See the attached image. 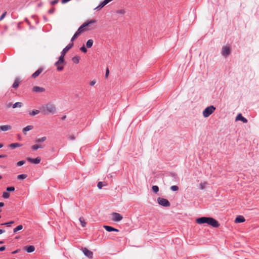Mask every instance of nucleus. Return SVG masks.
I'll list each match as a JSON object with an SVG mask.
<instances>
[{"mask_svg":"<svg viewBox=\"0 0 259 259\" xmlns=\"http://www.w3.org/2000/svg\"><path fill=\"white\" fill-rule=\"evenodd\" d=\"M196 222L199 224L206 223L214 228H218L220 226V224L218 221L210 217H201L197 219Z\"/></svg>","mask_w":259,"mask_h":259,"instance_id":"1","label":"nucleus"},{"mask_svg":"<svg viewBox=\"0 0 259 259\" xmlns=\"http://www.w3.org/2000/svg\"><path fill=\"white\" fill-rule=\"evenodd\" d=\"M96 22L97 21L95 19L91 20L85 22L82 25H81L77 30L81 33L86 30L94 29L96 28L95 27H92L91 28L90 27H91L92 24L96 23Z\"/></svg>","mask_w":259,"mask_h":259,"instance_id":"2","label":"nucleus"},{"mask_svg":"<svg viewBox=\"0 0 259 259\" xmlns=\"http://www.w3.org/2000/svg\"><path fill=\"white\" fill-rule=\"evenodd\" d=\"M41 110L45 114L48 113L54 114L56 111L55 105L52 104H48L45 106L42 107Z\"/></svg>","mask_w":259,"mask_h":259,"instance_id":"3","label":"nucleus"},{"mask_svg":"<svg viewBox=\"0 0 259 259\" xmlns=\"http://www.w3.org/2000/svg\"><path fill=\"white\" fill-rule=\"evenodd\" d=\"M215 110V107L212 105L206 107L203 111V115L206 118L210 116Z\"/></svg>","mask_w":259,"mask_h":259,"instance_id":"4","label":"nucleus"},{"mask_svg":"<svg viewBox=\"0 0 259 259\" xmlns=\"http://www.w3.org/2000/svg\"><path fill=\"white\" fill-rule=\"evenodd\" d=\"M157 202L159 205L164 207H169L170 205L167 199L161 197L157 198Z\"/></svg>","mask_w":259,"mask_h":259,"instance_id":"5","label":"nucleus"},{"mask_svg":"<svg viewBox=\"0 0 259 259\" xmlns=\"http://www.w3.org/2000/svg\"><path fill=\"white\" fill-rule=\"evenodd\" d=\"M231 52L230 48L229 46H225L223 47L222 49V55L225 57H228L230 54Z\"/></svg>","mask_w":259,"mask_h":259,"instance_id":"6","label":"nucleus"},{"mask_svg":"<svg viewBox=\"0 0 259 259\" xmlns=\"http://www.w3.org/2000/svg\"><path fill=\"white\" fill-rule=\"evenodd\" d=\"M112 220L114 222H119L123 219L122 216L119 213L117 212H113L112 214Z\"/></svg>","mask_w":259,"mask_h":259,"instance_id":"7","label":"nucleus"},{"mask_svg":"<svg viewBox=\"0 0 259 259\" xmlns=\"http://www.w3.org/2000/svg\"><path fill=\"white\" fill-rule=\"evenodd\" d=\"M82 252H83L84 254L88 257L90 258H93V253L92 251L88 250L86 248H84L82 249Z\"/></svg>","mask_w":259,"mask_h":259,"instance_id":"8","label":"nucleus"},{"mask_svg":"<svg viewBox=\"0 0 259 259\" xmlns=\"http://www.w3.org/2000/svg\"><path fill=\"white\" fill-rule=\"evenodd\" d=\"M27 160L31 163L34 164H38L40 163L41 161V158L39 157H37L36 158H32L30 157H28Z\"/></svg>","mask_w":259,"mask_h":259,"instance_id":"9","label":"nucleus"},{"mask_svg":"<svg viewBox=\"0 0 259 259\" xmlns=\"http://www.w3.org/2000/svg\"><path fill=\"white\" fill-rule=\"evenodd\" d=\"M44 68H39L35 72L31 75V78H35L43 71Z\"/></svg>","mask_w":259,"mask_h":259,"instance_id":"10","label":"nucleus"},{"mask_svg":"<svg viewBox=\"0 0 259 259\" xmlns=\"http://www.w3.org/2000/svg\"><path fill=\"white\" fill-rule=\"evenodd\" d=\"M235 120L236 121L241 120L243 123L247 122V119L246 118H245V117H244L243 116H242V115L241 113H239L237 115Z\"/></svg>","mask_w":259,"mask_h":259,"instance_id":"11","label":"nucleus"},{"mask_svg":"<svg viewBox=\"0 0 259 259\" xmlns=\"http://www.w3.org/2000/svg\"><path fill=\"white\" fill-rule=\"evenodd\" d=\"M73 43L68 44L61 52V54L65 55L67 52L73 47Z\"/></svg>","mask_w":259,"mask_h":259,"instance_id":"12","label":"nucleus"},{"mask_svg":"<svg viewBox=\"0 0 259 259\" xmlns=\"http://www.w3.org/2000/svg\"><path fill=\"white\" fill-rule=\"evenodd\" d=\"M32 91L36 93H42L45 91V89L38 86H35L32 88Z\"/></svg>","mask_w":259,"mask_h":259,"instance_id":"13","label":"nucleus"},{"mask_svg":"<svg viewBox=\"0 0 259 259\" xmlns=\"http://www.w3.org/2000/svg\"><path fill=\"white\" fill-rule=\"evenodd\" d=\"M12 126L10 125H4L0 126V131L6 132L11 130Z\"/></svg>","mask_w":259,"mask_h":259,"instance_id":"14","label":"nucleus"},{"mask_svg":"<svg viewBox=\"0 0 259 259\" xmlns=\"http://www.w3.org/2000/svg\"><path fill=\"white\" fill-rule=\"evenodd\" d=\"M245 220L243 216L239 215L235 219V222L236 223H240L245 222Z\"/></svg>","mask_w":259,"mask_h":259,"instance_id":"15","label":"nucleus"},{"mask_svg":"<svg viewBox=\"0 0 259 259\" xmlns=\"http://www.w3.org/2000/svg\"><path fill=\"white\" fill-rule=\"evenodd\" d=\"M25 250L28 253L32 252L35 250V247L33 245H29L25 247Z\"/></svg>","mask_w":259,"mask_h":259,"instance_id":"16","label":"nucleus"},{"mask_svg":"<svg viewBox=\"0 0 259 259\" xmlns=\"http://www.w3.org/2000/svg\"><path fill=\"white\" fill-rule=\"evenodd\" d=\"M65 55L61 54L60 56L59 57L58 60L57 61V64H64V56Z\"/></svg>","mask_w":259,"mask_h":259,"instance_id":"17","label":"nucleus"},{"mask_svg":"<svg viewBox=\"0 0 259 259\" xmlns=\"http://www.w3.org/2000/svg\"><path fill=\"white\" fill-rule=\"evenodd\" d=\"M63 64H57V62L55 63V65L57 67V70L59 71H62L64 69Z\"/></svg>","mask_w":259,"mask_h":259,"instance_id":"18","label":"nucleus"},{"mask_svg":"<svg viewBox=\"0 0 259 259\" xmlns=\"http://www.w3.org/2000/svg\"><path fill=\"white\" fill-rule=\"evenodd\" d=\"M32 125H27L23 129V132L25 135L26 134V132L31 130L33 128Z\"/></svg>","mask_w":259,"mask_h":259,"instance_id":"19","label":"nucleus"},{"mask_svg":"<svg viewBox=\"0 0 259 259\" xmlns=\"http://www.w3.org/2000/svg\"><path fill=\"white\" fill-rule=\"evenodd\" d=\"M20 146H21V144L18 143H12L9 145V147L12 149H15L17 147H19Z\"/></svg>","mask_w":259,"mask_h":259,"instance_id":"20","label":"nucleus"},{"mask_svg":"<svg viewBox=\"0 0 259 259\" xmlns=\"http://www.w3.org/2000/svg\"><path fill=\"white\" fill-rule=\"evenodd\" d=\"M20 83V81L18 79H16L14 81V82L13 84V88L16 89L18 87Z\"/></svg>","mask_w":259,"mask_h":259,"instance_id":"21","label":"nucleus"},{"mask_svg":"<svg viewBox=\"0 0 259 259\" xmlns=\"http://www.w3.org/2000/svg\"><path fill=\"white\" fill-rule=\"evenodd\" d=\"M107 4L106 2L104 1L102 2L98 7H97L95 9L99 10L101 9H102L103 7H104L105 5H106Z\"/></svg>","mask_w":259,"mask_h":259,"instance_id":"22","label":"nucleus"},{"mask_svg":"<svg viewBox=\"0 0 259 259\" xmlns=\"http://www.w3.org/2000/svg\"><path fill=\"white\" fill-rule=\"evenodd\" d=\"M93 45V40L91 39H89L86 43V46L88 48H90Z\"/></svg>","mask_w":259,"mask_h":259,"instance_id":"23","label":"nucleus"},{"mask_svg":"<svg viewBox=\"0 0 259 259\" xmlns=\"http://www.w3.org/2000/svg\"><path fill=\"white\" fill-rule=\"evenodd\" d=\"M23 106V104L21 102H16L15 104H14L12 106V107L13 108H15L17 107L21 108Z\"/></svg>","mask_w":259,"mask_h":259,"instance_id":"24","label":"nucleus"},{"mask_svg":"<svg viewBox=\"0 0 259 259\" xmlns=\"http://www.w3.org/2000/svg\"><path fill=\"white\" fill-rule=\"evenodd\" d=\"M72 60L74 63L78 64L79 62L80 57L79 56H76L73 57Z\"/></svg>","mask_w":259,"mask_h":259,"instance_id":"25","label":"nucleus"},{"mask_svg":"<svg viewBox=\"0 0 259 259\" xmlns=\"http://www.w3.org/2000/svg\"><path fill=\"white\" fill-rule=\"evenodd\" d=\"M43 148V147L41 145H38V144L34 145L31 147L32 149L33 150H36L38 148Z\"/></svg>","mask_w":259,"mask_h":259,"instance_id":"26","label":"nucleus"},{"mask_svg":"<svg viewBox=\"0 0 259 259\" xmlns=\"http://www.w3.org/2000/svg\"><path fill=\"white\" fill-rule=\"evenodd\" d=\"M23 229V226L20 225L14 229L13 232L16 233L17 231L21 230Z\"/></svg>","mask_w":259,"mask_h":259,"instance_id":"27","label":"nucleus"},{"mask_svg":"<svg viewBox=\"0 0 259 259\" xmlns=\"http://www.w3.org/2000/svg\"><path fill=\"white\" fill-rule=\"evenodd\" d=\"M47 139L46 137H43L41 138L36 139L35 142L37 143H41L45 142Z\"/></svg>","mask_w":259,"mask_h":259,"instance_id":"28","label":"nucleus"},{"mask_svg":"<svg viewBox=\"0 0 259 259\" xmlns=\"http://www.w3.org/2000/svg\"><path fill=\"white\" fill-rule=\"evenodd\" d=\"M79 222L82 226V227H84L86 226V222L82 217H80L79 219Z\"/></svg>","mask_w":259,"mask_h":259,"instance_id":"29","label":"nucleus"},{"mask_svg":"<svg viewBox=\"0 0 259 259\" xmlns=\"http://www.w3.org/2000/svg\"><path fill=\"white\" fill-rule=\"evenodd\" d=\"M125 10L124 9L118 10L116 11L117 14H119L120 15H124L125 14Z\"/></svg>","mask_w":259,"mask_h":259,"instance_id":"30","label":"nucleus"},{"mask_svg":"<svg viewBox=\"0 0 259 259\" xmlns=\"http://www.w3.org/2000/svg\"><path fill=\"white\" fill-rule=\"evenodd\" d=\"M27 177L26 174H21L17 176V179L19 180H23L26 178Z\"/></svg>","mask_w":259,"mask_h":259,"instance_id":"31","label":"nucleus"},{"mask_svg":"<svg viewBox=\"0 0 259 259\" xmlns=\"http://www.w3.org/2000/svg\"><path fill=\"white\" fill-rule=\"evenodd\" d=\"M104 228L106 229V230L108 232H111L112 230H113V228L109 226H104Z\"/></svg>","mask_w":259,"mask_h":259,"instance_id":"32","label":"nucleus"},{"mask_svg":"<svg viewBox=\"0 0 259 259\" xmlns=\"http://www.w3.org/2000/svg\"><path fill=\"white\" fill-rule=\"evenodd\" d=\"M40 112L39 110H33L32 111L31 113H30V115L31 116H34Z\"/></svg>","mask_w":259,"mask_h":259,"instance_id":"33","label":"nucleus"},{"mask_svg":"<svg viewBox=\"0 0 259 259\" xmlns=\"http://www.w3.org/2000/svg\"><path fill=\"white\" fill-rule=\"evenodd\" d=\"M3 197L5 199H8L10 197V194L8 192H4L3 194Z\"/></svg>","mask_w":259,"mask_h":259,"instance_id":"34","label":"nucleus"},{"mask_svg":"<svg viewBox=\"0 0 259 259\" xmlns=\"http://www.w3.org/2000/svg\"><path fill=\"white\" fill-rule=\"evenodd\" d=\"M152 191L155 192V193H157L159 191V188L157 186H153L152 187Z\"/></svg>","mask_w":259,"mask_h":259,"instance_id":"35","label":"nucleus"},{"mask_svg":"<svg viewBox=\"0 0 259 259\" xmlns=\"http://www.w3.org/2000/svg\"><path fill=\"white\" fill-rule=\"evenodd\" d=\"M14 223V221H10L9 222L5 223L3 224H2V225H6L7 227H10L11 224H13Z\"/></svg>","mask_w":259,"mask_h":259,"instance_id":"36","label":"nucleus"},{"mask_svg":"<svg viewBox=\"0 0 259 259\" xmlns=\"http://www.w3.org/2000/svg\"><path fill=\"white\" fill-rule=\"evenodd\" d=\"M170 189L172 191H177L179 190V187L177 186L174 185L171 186Z\"/></svg>","mask_w":259,"mask_h":259,"instance_id":"37","label":"nucleus"},{"mask_svg":"<svg viewBox=\"0 0 259 259\" xmlns=\"http://www.w3.org/2000/svg\"><path fill=\"white\" fill-rule=\"evenodd\" d=\"M206 184H207L206 182H204L203 183H200V188L201 190H203L205 188V186H206Z\"/></svg>","mask_w":259,"mask_h":259,"instance_id":"38","label":"nucleus"},{"mask_svg":"<svg viewBox=\"0 0 259 259\" xmlns=\"http://www.w3.org/2000/svg\"><path fill=\"white\" fill-rule=\"evenodd\" d=\"M7 191L8 192H13L15 191L14 187H9L7 188Z\"/></svg>","mask_w":259,"mask_h":259,"instance_id":"39","label":"nucleus"},{"mask_svg":"<svg viewBox=\"0 0 259 259\" xmlns=\"http://www.w3.org/2000/svg\"><path fill=\"white\" fill-rule=\"evenodd\" d=\"M25 163V161L21 160L17 163V165L18 166H20L23 165Z\"/></svg>","mask_w":259,"mask_h":259,"instance_id":"40","label":"nucleus"},{"mask_svg":"<svg viewBox=\"0 0 259 259\" xmlns=\"http://www.w3.org/2000/svg\"><path fill=\"white\" fill-rule=\"evenodd\" d=\"M80 50L84 53L87 52V49L84 45L80 48Z\"/></svg>","mask_w":259,"mask_h":259,"instance_id":"41","label":"nucleus"},{"mask_svg":"<svg viewBox=\"0 0 259 259\" xmlns=\"http://www.w3.org/2000/svg\"><path fill=\"white\" fill-rule=\"evenodd\" d=\"M97 186L99 189H102V187L103 186V183L102 182H99L98 183Z\"/></svg>","mask_w":259,"mask_h":259,"instance_id":"42","label":"nucleus"},{"mask_svg":"<svg viewBox=\"0 0 259 259\" xmlns=\"http://www.w3.org/2000/svg\"><path fill=\"white\" fill-rule=\"evenodd\" d=\"M59 2V0H54L51 2V4L52 5H55L57 4H58Z\"/></svg>","mask_w":259,"mask_h":259,"instance_id":"43","label":"nucleus"},{"mask_svg":"<svg viewBox=\"0 0 259 259\" xmlns=\"http://www.w3.org/2000/svg\"><path fill=\"white\" fill-rule=\"evenodd\" d=\"M7 14V12H5L0 17V21H2L6 16Z\"/></svg>","mask_w":259,"mask_h":259,"instance_id":"44","label":"nucleus"},{"mask_svg":"<svg viewBox=\"0 0 259 259\" xmlns=\"http://www.w3.org/2000/svg\"><path fill=\"white\" fill-rule=\"evenodd\" d=\"M55 11V9L54 8H52V9H51L50 10H49L48 11V13L49 14H53L54 13Z\"/></svg>","mask_w":259,"mask_h":259,"instance_id":"45","label":"nucleus"},{"mask_svg":"<svg viewBox=\"0 0 259 259\" xmlns=\"http://www.w3.org/2000/svg\"><path fill=\"white\" fill-rule=\"evenodd\" d=\"M171 176L172 177L174 178V179H175L176 180L178 179V176L176 174H175V173L171 174Z\"/></svg>","mask_w":259,"mask_h":259,"instance_id":"46","label":"nucleus"},{"mask_svg":"<svg viewBox=\"0 0 259 259\" xmlns=\"http://www.w3.org/2000/svg\"><path fill=\"white\" fill-rule=\"evenodd\" d=\"M109 73V70L108 68H107L106 70V73L105 75V78H107L108 76Z\"/></svg>","mask_w":259,"mask_h":259,"instance_id":"47","label":"nucleus"},{"mask_svg":"<svg viewBox=\"0 0 259 259\" xmlns=\"http://www.w3.org/2000/svg\"><path fill=\"white\" fill-rule=\"evenodd\" d=\"M80 34L81 32L77 30L74 35H75L77 37H78Z\"/></svg>","mask_w":259,"mask_h":259,"instance_id":"48","label":"nucleus"},{"mask_svg":"<svg viewBox=\"0 0 259 259\" xmlns=\"http://www.w3.org/2000/svg\"><path fill=\"white\" fill-rule=\"evenodd\" d=\"M68 138L71 140H74L75 139V137L73 135L69 136Z\"/></svg>","mask_w":259,"mask_h":259,"instance_id":"49","label":"nucleus"},{"mask_svg":"<svg viewBox=\"0 0 259 259\" xmlns=\"http://www.w3.org/2000/svg\"><path fill=\"white\" fill-rule=\"evenodd\" d=\"M96 80H94L90 82V84L91 86H93L96 83Z\"/></svg>","mask_w":259,"mask_h":259,"instance_id":"50","label":"nucleus"},{"mask_svg":"<svg viewBox=\"0 0 259 259\" xmlns=\"http://www.w3.org/2000/svg\"><path fill=\"white\" fill-rule=\"evenodd\" d=\"M6 247L5 246L0 247V251H3L5 250Z\"/></svg>","mask_w":259,"mask_h":259,"instance_id":"51","label":"nucleus"},{"mask_svg":"<svg viewBox=\"0 0 259 259\" xmlns=\"http://www.w3.org/2000/svg\"><path fill=\"white\" fill-rule=\"evenodd\" d=\"M76 38L77 37L75 35H73V36L72 37L71 39V41H74Z\"/></svg>","mask_w":259,"mask_h":259,"instance_id":"52","label":"nucleus"},{"mask_svg":"<svg viewBox=\"0 0 259 259\" xmlns=\"http://www.w3.org/2000/svg\"><path fill=\"white\" fill-rule=\"evenodd\" d=\"M11 106H12L11 103H9V104H6V107L7 108H10V107H11Z\"/></svg>","mask_w":259,"mask_h":259,"instance_id":"53","label":"nucleus"},{"mask_svg":"<svg viewBox=\"0 0 259 259\" xmlns=\"http://www.w3.org/2000/svg\"><path fill=\"white\" fill-rule=\"evenodd\" d=\"M6 157H7V155H5V154L0 155V158H5Z\"/></svg>","mask_w":259,"mask_h":259,"instance_id":"54","label":"nucleus"},{"mask_svg":"<svg viewBox=\"0 0 259 259\" xmlns=\"http://www.w3.org/2000/svg\"><path fill=\"white\" fill-rule=\"evenodd\" d=\"M5 232V230L3 229H0V234H2V233Z\"/></svg>","mask_w":259,"mask_h":259,"instance_id":"55","label":"nucleus"},{"mask_svg":"<svg viewBox=\"0 0 259 259\" xmlns=\"http://www.w3.org/2000/svg\"><path fill=\"white\" fill-rule=\"evenodd\" d=\"M4 203L3 202H0V207L4 206Z\"/></svg>","mask_w":259,"mask_h":259,"instance_id":"56","label":"nucleus"},{"mask_svg":"<svg viewBox=\"0 0 259 259\" xmlns=\"http://www.w3.org/2000/svg\"><path fill=\"white\" fill-rule=\"evenodd\" d=\"M112 231L119 232V230L118 229H115V228H113V230H112Z\"/></svg>","mask_w":259,"mask_h":259,"instance_id":"57","label":"nucleus"},{"mask_svg":"<svg viewBox=\"0 0 259 259\" xmlns=\"http://www.w3.org/2000/svg\"><path fill=\"white\" fill-rule=\"evenodd\" d=\"M18 252V250H16L15 251H14L13 252H12V253L14 254V253H16Z\"/></svg>","mask_w":259,"mask_h":259,"instance_id":"58","label":"nucleus"},{"mask_svg":"<svg viewBox=\"0 0 259 259\" xmlns=\"http://www.w3.org/2000/svg\"><path fill=\"white\" fill-rule=\"evenodd\" d=\"M4 146V144L2 143H0V148H2Z\"/></svg>","mask_w":259,"mask_h":259,"instance_id":"59","label":"nucleus"},{"mask_svg":"<svg viewBox=\"0 0 259 259\" xmlns=\"http://www.w3.org/2000/svg\"><path fill=\"white\" fill-rule=\"evenodd\" d=\"M66 115H64V116H63L62 119L63 120L65 119L66 118Z\"/></svg>","mask_w":259,"mask_h":259,"instance_id":"60","label":"nucleus"},{"mask_svg":"<svg viewBox=\"0 0 259 259\" xmlns=\"http://www.w3.org/2000/svg\"><path fill=\"white\" fill-rule=\"evenodd\" d=\"M4 243L3 241H0V244H3Z\"/></svg>","mask_w":259,"mask_h":259,"instance_id":"61","label":"nucleus"},{"mask_svg":"<svg viewBox=\"0 0 259 259\" xmlns=\"http://www.w3.org/2000/svg\"><path fill=\"white\" fill-rule=\"evenodd\" d=\"M1 179H2V176H1V175H0V180H1Z\"/></svg>","mask_w":259,"mask_h":259,"instance_id":"62","label":"nucleus"},{"mask_svg":"<svg viewBox=\"0 0 259 259\" xmlns=\"http://www.w3.org/2000/svg\"><path fill=\"white\" fill-rule=\"evenodd\" d=\"M1 211H2V210H1V209H0V212H1Z\"/></svg>","mask_w":259,"mask_h":259,"instance_id":"63","label":"nucleus"},{"mask_svg":"<svg viewBox=\"0 0 259 259\" xmlns=\"http://www.w3.org/2000/svg\"><path fill=\"white\" fill-rule=\"evenodd\" d=\"M1 218V216L0 215V218Z\"/></svg>","mask_w":259,"mask_h":259,"instance_id":"64","label":"nucleus"}]
</instances>
